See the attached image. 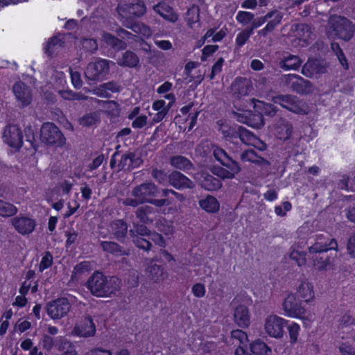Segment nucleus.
Returning <instances> with one entry per match:
<instances>
[{
  "instance_id": "a878e982",
  "label": "nucleus",
  "mask_w": 355,
  "mask_h": 355,
  "mask_svg": "<svg viewBox=\"0 0 355 355\" xmlns=\"http://www.w3.org/2000/svg\"><path fill=\"white\" fill-rule=\"evenodd\" d=\"M298 297L303 299L304 302H309L315 298L313 285L306 281L301 282L297 288Z\"/></svg>"
},
{
  "instance_id": "37998d69",
  "label": "nucleus",
  "mask_w": 355,
  "mask_h": 355,
  "mask_svg": "<svg viewBox=\"0 0 355 355\" xmlns=\"http://www.w3.org/2000/svg\"><path fill=\"white\" fill-rule=\"evenodd\" d=\"M275 15L274 19L269 21L267 25L261 30L258 32V35L261 36H266L268 32H271L274 30L275 26L279 24L281 21L282 16L279 13L273 12Z\"/></svg>"
},
{
  "instance_id": "a19ab883",
  "label": "nucleus",
  "mask_w": 355,
  "mask_h": 355,
  "mask_svg": "<svg viewBox=\"0 0 355 355\" xmlns=\"http://www.w3.org/2000/svg\"><path fill=\"white\" fill-rule=\"evenodd\" d=\"M241 159L243 162H249L259 164L268 163L266 159L259 157L252 150H248L244 151L241 155Z\"/></svg>"
},
{
  "instance_id": "f704fd0d",
  "label": "nucleus",
  "mask_w": 355,
  "mask_h": 355,
  "mask_svg": "<svg viewBox=\"0 0 355 355\" xmlns=\"http://www.w3.org/2000/svg\"><path fill=\"white\" fill-rule=\"evenodd\" d=\"M92 269L91 263L88 261H83L76 265L73 270L71 279L78 280L83 275H87Z\"/></svg>"
},
{
  "instance_id": "09e8293b",
  "label": "nucleus",
  "mask_w": 355,
  "mask_h": 355,
  "mask_svg": "<svg viewBox=\"0 0 355 355\" xmlns=\"http://www.w3.org/2000/svg\"><path fill=\"white\" fill-rule=\"evenodd\" d=\"M72 183L67 180L60 182L55 187L54 191L59 196L67 195L71 190Z\"/></svg>"
},
{
  "instance_id": "5fc2aeb1",
  "label": "nucleus",
  "mask_w": 355,
  "mask_h": 355,
  "mask_svg": "<svg viewBox=\"0 0 355 355\" xmlns=\"http://www.w3.org/2000/svg\"><path fill=\"white\" fill-rule=\"evenodd\" d=\"M354 343V340L352 338L340 344L339 350L342 355H355V349L352 346Z\"/></svg>"
},
{
  "instance_id": "2f4dec72",
  "label": "nucleus",
  "mask_w": 355,
  "mask_h": 355,
  "mask_svg": "<svg viewBox=\"0 0 355 355\" xmlns=\"http://www.w3.org/2000/svg\"><path fill=\"white\" fill-rule=\"evenodd\" d=\"M63 40L60 37H53L51 38L44 45V51L49 55H51L62 46Z\"/></svg>"
},
{
  "instance_id": "f03ea898",
  "label": "nucleus",
  "mask_w": 355,
  "mask_h": 355,
  "mask_svg": "<svg viewBox=\"0 0 355 355\" xmlns=\"http://www.w3.org/2000/svg\"><path fill=\"white\" fill-rule=\"evenodd\" d=\"M282 309L286 316L301 320L304 326L308 325L314 319V314L302 306L293 293L288 294L285 297Z\"/></svg>"
},
{
  "instance_id": "aec40b11",
  "label": "nucleus",
  "mask_w": 355,
  "mask_h": 355,
  "mask_svg": "<svg viewBox=\"0 0 355 355\" xmlns=\"http://www.w3.org/2000/svg\"><path fill=\"white\" fill-rule=\"evenodd\" d=\"M202 187L207 191H215L220 188L221 182L213 175L202 173L196 176Z\"/></svg>"
},
{
  "instance_id": "ea45409f",
  "label": "nucleus",
  "mask_w": 355,
  "mask_h": 355,
  "mask_svg": "<svg viewBox=\"0 0 355 355\" xmlns=\"http://www.w3.org/2000/svg\"><path fill=\"white\" fill-rule=\"evenodd\" d=\"M314 267L319 270H327L332 268L329 258L319 257L315 254L312 257Z\"/></svg>"
},
{
  "instance_id": "412c9836",
  "label": "nucleus",
  "mask_w": 355,
  "mask_h": 355,
  "mask_svg": "<svg viewBox=\"0 0 355 355\" xmlns=\"http://www.w3.org/2000/svg\"><path fill=\"white\" fill-rule=\"evenodd\" d=\"M324 65L317 59L309 60L303 66L302 73L308 77H311L317 73H323Z\"/></svg>"
},
{
  "instance_id": "f8f14e48",
  "label": "nucleus",
  "mask_w": 355,
  "mask_h": 355,
  "mask_svg": "<svg viewBox=\"0 0 355 355\" xmlns=\"http://www.w3.org/2000/svg\"><path fill=\"white\" fill-rule=\"evenodd\" d=\"M12 91L17 102L21 107H26L32 101V93L28 86L22 82L16 83L12 87Z\"/></svg>"
},
{
  "instance_id": "393cba45",
  "label": "nucleus",
  "mask_w": 355,
  "mask_h": 355,
  "mask_svg": "<svg viewBox=\"0 0 355 355\" xmlns=\"http://www.w3.org/2000/svg\"><path fill=\"white\" fill-rule=\"evenodd\" d=\"M146 277L153 282L158 283L162 282L165 277H164V269L160 266L151 263L145 269Z\"/></svg>"
},
{
  "instance_id": "774afa93",
  "label": "nucleus",
  "mask_w": 355,
  "mask_h": 355,
  "mask_svg": "<svg viewBox=\"0 0 355 355\" xmlns=\"http://www.w3.org/2000/svg\"><path fill=\"white\" fill-rule=\"evenodd\" d=\"M85 355H112V352L103 347H94L87 351Z\"/></svg>"
},
{
  "instance_id": "4468645a",
  "label": "nucleus",
  "mask_w": 355,
  "mask_h": 355,
  "mask_svg": "<svg viewBox=\"0 0 355 355\" xmlns=\"http://www.w3.org/2000/svg\"><path fill=\"white\" fill-rule=\"evenodd\" d=\"M106 277L101 272H94L87 281V288L91 291L92 294L101 297L103 291L105 288Z\"/></svg>"
},
{
  "instance_id": "6e6d98bb",
  "label": "nucleus",
  "mask_w": 355,
  "mask_h": 355,
  "mask_svg": "<svg viewBox=\"0 0 355 355\" xmlns=\"http://www.w3.org/2000/svg\"><path fill=\"white\" fill-rule=\"evenodd\" d=\"M218 125L220 126L219 131L221 132L223 137L225 138H236L237 133L236 131L230 127L227 124H225L222 121H218Z\"/></svg>"
},
{
  "instance_id": "603ef678",
  "label": "nucleus",
  "mask_w": 355,
  "mask_h": 355,
  "mask_svg": "<svg viewBox=\"0 0 355 355\" xmlns=\"http://www.w3.org/2000/svg\"><path fill=\"white\" fill-rule=\"evenodd\" d=\"M17 211L14 205L0 200V216H10L15 214Z\"/></svg>"
},
{
  "instance_id": "a18cd8bd",
  "label": "nucleus",
  "mask_w": 355,
  "mask_h": 355,
  "mask_svg": "<svg viewBox=\"0 0 355 355\" xmlns=\"http://www.w3.org/2000/svg\"><path fill=\"white\" fill-rule=\"evenodd\" d=\"M156 226L159 231L165 235H172L174 232V227L171 222H168L164 218H160L156 222Z\"/></svg>"
},
{
  "instance_id": "4c0bfd02",
  "label": "nucleus",
  "mask_w": 355,
  "mask_h": 355,
  "mask_svg": "<svg viewBox=\"0 0 355 355\" xmlns=\"http://www.w3.org/2000/svg\"><path fill=\"white\" fill-rule=\"evenodd\" d=\"M227 34V28H223L217 33H215V30L209 29L207 31L205 35H204V42L207 40L208 42H219L222 40Z\"/></svg>"
},
{
  "instance_id": "72a5a7b5",
  "label": "nucleus",
  "mask_w": 355,
  "mask_h": 355,
  "mask_svg": "<svg viewBox=\"0 0 355 355\" xmlns=\"http://www.w3.org/2000/svg\"><path fill=\"white\" fill-rule=\"evenodd\" d=\"M302 248H303V246L300 244L293 245L290 252V258L295 261L299 266H304L306 262V254L301 251Z\"/></svg>"
},
{
  "instance_id": "473e14b6",
  "label": "nucleus",
  "mask_w": 355,
  "mask_h": 355,
  "mask_svg": "<svg viewBox=\"0 0 355 355\" xmlns=\"http://www.w3.org/2000/svg\"><path fill=\"white\" fill-rule=\"evenodd\" d=\"M58 340L60 343L58 347L60 353L58 355H78L76 348L71 342L64 338H59Z\"/></svg>"
},
{
  "instance_id": "bb28decb",
  "label": "nucleus",
  "mask_w": 355,
  "mask_h": 355,
  "mask_svg": "<svg viewBox=\"0 0 355 355\" xmlns=\"http://www.w3.org/2000/svg\"><path fill=\"white\" fill-rule=\"evenodd\" d=\"M199 206L205 211L210 214L216 213L220 209V203L218 200L209 195L199 200Z\"/></svg>"
},
{
  "instance_id": "58836bf2",
  "label": "nucleus",
  "mask_w": 355,
  "mask_h": 355,
  "mask_svg": "<svg viewBox=\"0 0 355 355\" xmlns=\"http://www.w3.org/2000/svg\"><path fill=\"white\" fill-rule=\"evenodd\" d=\"M286 325L288 332L289 341L291 344H295L297 342L298 340L301 329L300 326L298 323L293 321L291 322L288 321V324Z\"/></svg>"
},
{
  "instance_id": "9d476101",
  "label": "nucleus",
  "mask_w": 355,
  "mask_h": 355,
  "mask_svg": "<svg viewBox=\"0 0 355 355\" xmlns=\"http://www.w3.org/2000/svg\"><path fill=\"white\" fill-rule=\"evenodd\" d=\"M3 141L9 146L19 148L23 144V135L20 128L16 125H8L3 130Z\"/></svg>"
},
{
  "instance_id": "423d86ee",
  "label": "nucleus",
  "mask_w": 355,
  "mask_h": 355,
  "mask_svg": "<svg viewBox=\"0 0 355 355\" xmlns=\"http://www.w3.org/2000/svg\"><path fill=\"white\" fill-rule=\"evenodd\" d=\"M288 324V320L276 314L268 315L264 320L263 328L264 333L269 337L280 339L284 335V327Z\"/></svg>"
},
{
  "instance_id": "69168bd1",
  "label": "nucleus",
  "mask_w": 355,
  "mask_h": 355,
  "mask_svg": "<svg viewBox=\"0 0 355 355\" xmlns=\"http://www.w3.org/2000/svg\"><path fill=\"white\" fill-rule=\"evenodd\" d=\"M232 338L236 340L240 345H244L248 341V336L245 332L240 329L233 330L231 332Z\"/></svg>"
},
{
  "instance_id": "e433bc0d",
  "label": "nucleus",
  "mask_w": 355,
  "mask_h": 355,
  "mask_svg": "<svg viewBox=\"0 0 355 355\" xmlns=\"http://www.w3.org/2000/svg\"><path fill=\"white\" fill-rule=\"evenodd\" d=\"M110 230L116 237L122 238L125 235L128 227L122 220H117L110 225Z\"/></svg>"
},
{
  "instance_id": "7c9ffc66",
  "label": "nucleus",
  "mask_w": 355,
  "mask_h": 355,
  "mask_svg": "<svg viewBox=\"0 0 355 355\" xmlns=\"http://www.w3.org/2000/svg\"><path fill=\"white\" fill-rule=\"evenodd\" d=\"M250 349L254 355H272L270 347L260 339L251 343Z\"/></svg>"
},
{
  "instance_id": "0e129e2a",
  "label": "nucleus",
  "mask_w": 355,
  "mask_h": 355,
  "mask_svg": "<svg viewBox=\"0 0 355 355\" xmlns=\"http://www.w3.org/2000/svg\"><path fill=\"white\" fill-rule=\"evenodd\" d=\"M150 234V231L143 225H135L133 229L130 230L131 236H146Z\"/></svg>"
},
{
  "instance_id": "c85d7f7f",
  "label": "nucleus",
  "mask_w": 355,
  "mask_h": 355,
  "mask_svg": "<svg viewBox=\"0 0 355 355\" xmlns=\"http://www.w3.org/2000/svg\"><path fill=\"white\" fill-rule=\"evenodd\" d=\"M154 10L164 19L170 21L178 20V15L173 12L172 8L164 3H159L155 6Z\"/></svg>"
},
{
  "instance_id": "6e6552de",
  "label": "nucleus",
  "mask_w": 355,
  "mask_h": 355,
  "mask_svg": "<svg viewBox=\"0 0 355 355\" xmlns=\"http://www.w3.org/2000/svg\"><path fill=\"white\" fill-rule=\"evenodd\" d=\"M273 102L282 107L296 114H306L307 107L297 96L293 95H279L273 98Z\"/></svg>"
},
{
  "instance_id": "7ed1b4c3",
  "label": "nucleus",
  "mask_w": 355,
  "mask_h": 355,
  "mask_svg": "<svg viewBox=\"0 0 355 355\" xmlns=\"http://www.w3.org/2000/svg\"><path fill=\"white\" fill-rule=\"evenodd\" d=\"M157 191V187L153 183L141 184L132 191L133 198H127L123 200V204L126 206L137 207L139 204L149 202Z\"/></svg>"
},
{
  "instance_id": "b1692460",
  "label": "nucleus",
  "mask_w": 355,
  "mask_h": 355,
  "mask_svg": "<svg viewBox=\"0 0 355 355\" xmlns=\"http://www.w3.org/2000/svg\"><path fill=\"white\" fill-rule=\"evenodd\" d=\"M274 135L280 140L288 139L293 132L291 124L285 121H280L274 128Z\"/></svg>"
},
{
  "instance_id": "e2e57ef3",
  "label": "nucleus",
  "mask_w": 355,
  "mask_h": 355,
  "mask_svg": "<svg viewBox=\"0 0 355 355\" xmlns=\"http://www.w3.org/2000/svg\"><path fill=\"white\" fill-rule=\"evenodd\" d=\"M132 238L133 243L136 245L137 247L145 250H150L151 247L150 243L147 239L143 238V236H139L138 235H136Z\"/></svg>"
},
{
  "instance_id": "6ab92c4d",
  "label": "nucleus",
  "mask_w": 355,
  "mask_h": 355,
  "mask_svg": "<svg viewBox=\"0 0 355 355\" xmlns=\"http://www.w3.org/2000/svg\"><path fill=\"white\" fill-rule=\"evenodd\" d=\"M234 320L239 327H248L250 324V315L248 307L243 304L236 306L234 312Z\"/></svg>"
},
{
  "instance_id": "20e7f679",
  "label": "nucleus",
  "mask_w": 355,
  "mask_h": 355,
  "mask_svg": "<svg viewBox=\"0 0 355 355\" xmlns=\"http://www.w3.org/2000/svg\"><path fill=\"white\" fill-rule=\"evenodd\" d=\"M40 139L46 145L62 148L66 144V138L60 129L52 123H44L40 129Z\"/></svg>"
},
{
  "instance_id": "f3484780",
  "label": "nucleus",
  "mask_w": 355,
  "mask_h": 355,
  "mask_svg": "<svg viewBox=\"0 0 355 355\" xmlns=\"http://www.w3.org/2000/svg\"><path fill=\"white\" fill-rule=\"evenodd\" d=\"M169 183L178 189H193L195 184L180 172L174 171L168 175Z\"/></svg>"
},
{
  "instance_id": "79ce46f5",
  "label": "nucleus",
  "mask_w": 355,
  "mask_h": 355,
  "mask_svg": "<svg viewBox=\"0 0 355 355\" xmlns=\"http://www.w3.org/2000/svg\"><path fill=\"white\" fill-rule=\"evenodd\" d=\"M102 40L108 46H110L113 48L116 49H123L125 47V44L117 39L116 37L112 36L109 33H103L102 35Z\"/></svg>"
},
{
  "instance_id": "2eb2a0df",
  "label": "nucleus",
  "mask_w": 355,
  "mask_h": 355,
  "mask_svg": "<svg viewBox=\"0 0 355 355\" xmlns=\"http://www.w3.org/2000/svg\"><path fill=\"white\" fill-rule=\"evenodd\" d=\"M237 135H239L241 141L246 145L252 146L260 150H264L266 148L265 143L244 128L239 127L238 128Z\"/></svg>"
},
{
  "instance_id": "bf43d9fd",
  "label": "nucleus",
  "mask_w": 355,
  "mask_h": 355,
  "mask_svg": "<svg viewBox=\"0 0 355 355\" xmlns=\"http://www.w3.org/2000/svg\"><path fill=\"white\" fill-rule=\"evenodd\" d=\"M298 76H299L295 74L285 75L281 79L282 84L293 90L295 86L296 85L297 79L298 78Z\"/></svg>"
},
{
  "instance_id": "4be33fe9",
  "label": "nucleus",
  "mask_w": 355,
  "mask_h": 355,
  "mask_svg": "<svg viewBox=\"0 0 355 355\" xmlns=\"http://www.w3.org/2000/svg\"><path fill=\"white\" fill-rule=\"evenodd\" d=\"M141 160L132 153L124 154L117 166V170H130L140 165Z\"/></svg>"
},
{
  "instance_id": "c03bdc74",
  "label": "nucleus",
  "mask_w": 355,
  "mask_h": 355,
  "mask_svg": "<svg viewBox=\"0 0 355 355\" xmlns=\"http://www.w3.org/2000/svg\"><path fill=\"white\" fill-rule=\"evenodd\" d=\"M153 208L150 206L141 207L136 212L137 217L143 223H151L153 220L148 217V215L153 213Z\"/></svg>"
},
{
  "instance_id": "c756f323",
  "label": "nucleus",
  "mask_w": 355,
  "mask_h": 355,
  "mask_svg": "<svg viewBox=\"0 0 355 355\" xmlns=\"http://www.w3.org/2000/svg\"><path fill=\"white\" fill-rule=\"evenodd\" d=\"M301 64L300 59L293 55H287L279 62L280 67L285 70H295L300 67Z\"/></svg>"
},
{
  "instance_id": "13d9d810",
  "label": "nucleus",
  "mask_w": 355,
  "mask_h": 355,
  "mask_svg": "<svg viewBox=\"0 0 355 355\" xmlns=\"http://www.w3.org/2000/svg\"><path fill=\"white\" fill-rule=\"evenodd\" d=\"M222 164L225 166L230 173H233L234 177H235V175L241 171V167L239 163L233 160L230 157Z\"/></svg>"
},
{
  "instance_id": "4d7b16f0",
  "label": "nucleus",
  "mask_w": 355,
  "mask_h": 355,
  "mask_svg": "<svg viewBox=\"0 0 355 355\" xmlns=\"http://www.w3.org/2000/svg\"><path fill=\"white\" fill-rule=\"evenodd\" d=\"M254 19V14L247 11H239L236 16V21L245 26L250 23Z\"/></svg>"
},
{
  "instance_id": "0eeeda50",
  "label": "nucleus",
  "mask_w": 355,
  "mask_h": 355,
  "mask_svg": "<svg viewBox=\"0 0 355 355\" xmlns=\"http://www.w3.org/2000/svg\"><path fill=\"white\" fill-rule=\"evenodd\" d=\"M332 34L338 37L347 41L354 35V26L347 19L342 17H334L330 21Z\"/></svg>"
},
{
  "instance_id": "3c124183",
  "label": "nucleus",
  "mask_w": 355,
  "mask_h": 355,
  "mask_svg": "<svg viewBox=\"0 0 355 355\" xmlns=\"http://www.w3.org/2000/svg\"><path fill=\"white\" fill-rule=\"evenodd\" d=\"M252 34V30H250L248 28L239 33L235 39L236 46L238 47L243 46Z\"/></svg>"
},
{
  "instance_id": "338daca9",
  "label": "nucleus",
  "mask_w": 355,
  "mask_h": 355,
  "mask_svg": "<svg viewBox=\"0 0 355 355\" xmlns=\"http://www.w3.org/2000/svg\"><path fill=\"white\" fill-rule=\"evenodd\" d=\"M347 250L349 255L352 258L355 259V232L349 238L347 244Z\"/></svg>"
},
{
  "instance_id": "8fccbe9b",
  "label": "nucleus",
  "mask_w": 355,
  "mask_h": 355,
  "mask_svg": "<svg viewBox=\"0 0 355 355\" xmlns=\"http://www.w3.org/2000/svg\"><path fill=\"white\" fill-rule=\"evenodd\" d=\"M101 245L105 251L110 253L115 254L116 255L125 254V252L121 249L119 245L114 242L103 241Z\"/></svg>"
},
{
  "instance_id": "a211bd4d",
  "label": "nucleus",
  "mask_w": 355,
  "mask_h": 355,
  "mask_svg": "<svg viewBox=\"0 0 355 355\" xmlns=\"http://www.w3.org/2000/svg\"><path fill=\"white\" fill-rule=\"evenodd\" d=\"M15 230L21 234L31 233L35 229V221L28 217H15L12 220Z\"/></svg>"
},
{
  "instance_id": "864d4df0",
  "label": "nucleus",
  "mask_w": 355,
  "mask_h": 355,
  "mask_svg": "<svg viewBox=\"0 0 355 355\" xmlns=\"http://www.w3.org/2000/svg\"><path fill=\"white\" fill-rule=\"evenodd\" d=\"M59 338L60 337H58L56 339H54L50 336L44 334L41 339L40 343L44 349L50 351L53 349L55 343L58 347L60 345V341L58 340Z\"/></svg>"
},
{
  "instance_id": "ddd939ff",
  "label": "nucleus",
  "mask_w": 355,
  "mask_h": 355,
  "mask_svg": "<svg viewBox=\"0 0 355 355\" xmlns=\"http://www.w3.org/2000/svg\"><path fill=\"white\" fill-rule=\"evenodd\" d=\"M314 243L308 248L309 254H318L321 253L322 252H326L329 250H336L337 249V243L334 239H331L329 243L327 241L325 237L322 235H317Z\"/></svg>"
},
{
  "instance_id": "39448f33",
  "label": "nucleus",
  "mask_w": 355,
  "mask_h": 355,
  "mask_svg": "<svg viewBox=\"0 0 355 355\" xmlns=\"http://www.w3.org/2000/svg\"><path fill=\"white\" fill-rule=\"evenodd\" d=\"M114 65L113 61L98 58L87 64L85 71V76L90 80H103L109 73L110 67Z\"/></svg>"
},
{
  "instance_id": "de8ad7c7",
  "label": "nucleus",
  "mask_w": 355,
  "mask_h": 355,
  "mask_svg": "<svg viewBox=\"0 0 355 355\" xmlns=\"http://www.w3.org/2000/svg\"><path fill=\"white\" fill-rule=\"evenodd\" d=\"M171 163L173 166L180 170L188 169L191 166L190 161L183 156H176L173 157Z\"/></svg>"
},
{
  "instance_id": "052dcab7",
  "label": "nucleus",
  "mask_w": 355,
  "mask_h": 355,
  "mask_svg": "<svg viewBox=\"0 0 355 355\" xmlns=\"http://www.w3.org/2000/svg\"><path fill=\"white\" fill-rule=\"evenodd\" d=\"M212 151L214 157L220 162L221 164L230 157L227 153L218 146H213Z\"/></svg>"
},
{
  "instance_id": "1a4fd4ad",
  "label": "nucleus",
  "mask_w": 355,
  "mask_h": 355,
  "mask_svg": "<svg viewBox=\"0 0 355 355\" xmlns=\"http://www.w3.org/2000/svg\"><path fill=\"white\" fill-rule=\"evenodd\" d=\"M70 308L68 300L62 297L48 303L46 311L51 319L58 320L64 317L69 313Z\"/></svg>"
},
{
  "instance_id": "680f3d73",
  "label": "nucleus",
  "mask_w": 355,
  "mask_h": 355,
  "mask_svg": "<svg viewBox=\"0 0 355 355\" xmlns=\"http://www.w3.org/2000/svg\"><path fill=\"white\" fill-rule=\"evenodd\" d=\"M53 263V257L49 252H46L42 257L39 264V270L40 272L49 268Z\"/></svg>"
},
{
  "instance_id": "f257e3e1",
  "label": "nucleus",
  "mask_w": 355,
  "mask_h": 355,
  "mask_svg": "<svg viewBox=\"0 0 355 355\" xmlns=\"http://www.w3.org/2000/svg\"><path fill=\"white\" fill-rule=\"evenodd\" d=\"M146 12V7L142 1H137L136 3L121 4L118 6V13L123 19L128 28H130L135 33L144 37H149L152 35V31L149 27L144 24L135 23L130 25L128 19L135 16H141Z\"/></svg>"
},
{
  "instance_id": "c9c22d12",
  "label": "nucleus",
  "mask_w": 355,
  "mask_h": 355,
  "mask_svg": "<svg viewBox=\"0 0 355 355\" xmlns=\"http://www.w3.org/2000/svg\"><path fill=\"white\" fill-rule=\"evenodd\" d=\"M293 91L300 94H310L313 91V87L309 81L298 76L296 85Z\"/></svg>"
},
{
  "instance_id": "49530a36",
  "label": "nucleus",
  "mask_w": 355,
  "mask_h": 355,
  "mask_svg": "<svg viewBox=\"0 0 355 355\" xmlns=\"http://www.w3.org/2000/svg\"><path fill=\"white\" fill-rule=\"evenodd\" d=\"M199 8L198 6H192L187 12V21L191 27H194L199 21Z\"/></svg>"
},
{
  "instance_id": "dca6fc26",
  "label": "nucleus",
  "mask_w": 355,
  "mask_h": 355,
  "mask_svg": "<svg viewBox=\"0 0 355 355\" xmlns=\"http://www.w3.org/2000/svg\"><path fill=\"white\" fill-rule=\"evenodd\" d=\"M251 92L250 82L244 78H236L231 85V92L236 98L247 96Z\"/></svg>"
},
{
  "instance_id": "cd10ccee",
  "label": "nucleus",
  "mask_w": 355,
  "mask_h": 355,
  "mask_svg": "<svg viewBox=\"0 0 355 355\" xmlns=\"http://www.w3.org/2000/svg\"><path fill=\"white\" fill-rule=\"evenodd\" d=\"M117 64L122 67H137L139 64V57L132 51H126L117 59Z\"/></svg>"
},
{
  "instance_id": "9b49d317",
  "label": "nucleus",
  "mask_w": 355,
  "mask_h": 355,
  "mask_svg": "<svg viewBox=\"0 0 355 355\" xmlns=\"http://www.w3.org/2000/svg\"><path fill=\"white\" fill-rule=\"evenodd\" d=\"M71 333L80 337L94 336L96 333V327L92 319L87 317L76 324Z\"/></svg>"
},
{
  "instance_id": "5701e85b",
  "label": "nucleus",
  "mask_w": 355,
  "mask_h": 355,
  "mask_svg": "<svg viewBox=\"0 0 355 355\" xmlns=\"http://www.w3.org/2000/svg\"><path fill=\"white\" fill-rule=\"evenodd\" d=\"M121 287V281L116 277H106L105 288L101 297H111L116 294Z\"/></svg>"
}]
</instances>
